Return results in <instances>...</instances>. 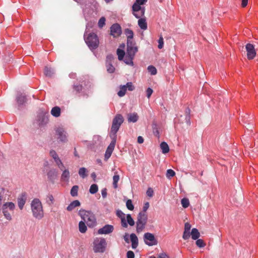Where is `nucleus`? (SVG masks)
<instances>
[{
	"mask_svg": "<svg viewBox=\"0 0 258 258\" xmlns=\"http://www.w3.org/2000/svg\"><path fill=\"white\" fill-rule=\"evenodd\" d=\"M30 206L33 217L38 220L42 219L44 216V213L40 200L37 198L33 199Z\"/></svg>",
	"mask_w": 258,
	"mask_h": 258,
	"instance_id": "nucleus-1",
	"label": "nucleus"
},
{
	"mask_svg": "<svg viewBox=\"0 0 258 258\" xmlns=\"http://www.w3.org/2000/svg\"><path fill=\"white\" fill-rule=\"evenodd\" d=\"M126 46L125 63L127 64H133V60L138 51V47L135 41L127 42Z\"/></svg>",
	"mask_w": 258,
	"mask_h": 258,
	"instance_id": "nucleus-2",
	"label": "nucleus"
},
{
	"mask_svg": "<svg viewBox=\"0 0 258 258\" xmlns=\"http://www.w3.org/2000/svg\"><path fill=\"white\" fill-rule=\"evenodd\" d=\"M84 40L91 50L96 49L99 46V40L96 34L93 32L88 33L85 32L84 35Z\"/></svg>",
	"mask_w": 258,
	"mask_h": 258,
	"instance_id": "nucleus-3",
	"label": "nucleus"
},
{
	"mask_svg": "<svg viewBox=\"0 0 258 258\" xmlns=\"http://www.w3.org/2000/svg\"><path fill=\"white\" fill-rule=\"evenodd\" d=\"M79 215L89 227H93L96 225L95 216L92 212L81 209L79 211Z\"/></svg>",
	"mask_w": 258,
	"mask_h": 258,
	"instance_id": "nucleus-4",
	"label": "nucleus"
},
{
	"mask_svg": "<svg viewBox=\"0 0 258 258\" xmlns=\"http://www.w3.org/2000/svg\"><path fill=\"white\" fill-rule=\"evenodd\" d=\"M124 119L122 115L117 114L112 120V126L110 131V137L116 138V133L119 129L121 124L123 122Z\"/></svg>",
	"mask_w": 258,
	"mask_h": 258,
	"instance_id": "nucleus-5",
	"label": "nucleus"
},
{
	"mask_svg": "<svg viewBox=\"0 0 258 258\" xmlns=\"http://www.w3.org/2000/svg\"><path fill=\"white\" fill-rule=\"evenodd\" d=\"M92 246L95 253H103L106 250L107 242L104 238H96L93 241Z\"/></svg>",
	"mask_w": 258,
	"mask_h": 258,
	"instance_id": "nucleus-6",
	"label": "nucleus"
},
{
	"mask_svg": "<svg viewBox=\"0 0 258 258\" xmlns=\"http://www.w3.org/2000/svg\"><path fill=\"white\" fill-rule=\"evenodd\" d=\"M148 216L146 213H139L137 221V232L140 233L143 231L146 225Z\"/></svg>",
	"mask_w": 258,
	"mask_h": 258,
	"instance_id": "nucleus-7",
	"label": "nucleus"
},
{
	"mask_svg": "<svg viewBox=\"0 0 258 258\" xmlns=\"http://www.w3.org/2000/svg\"><path fill=\"white\" fill-rule=\"evenodd\" d=\"M144 240L145 243L149 246L155 245L158 243V241L155 238L154 235L149 232L144 234Z\"/></svg>",
	"mask_w": 258,
	"mask_h": 258,
	"instance_id": "nucleus-8",
	"label": "nucleus"
},
{
	"mask_svg": "<svg viewBox=\"0 0 258 258\" xmlns=\"http://www.w3.org/2000/svg\"><path fill=\"white\" fill-rule=\"evenodd\" d=\"M50 156L53 159L54 162H55L56 165L58 166V167L61 170H62L65 167L61 162V160L59 158L56 152L53 150H51L49 152Z\"/></svg>",
	"mask_w": 258,
	"mask_h": 258,
	"instance_id": "nucleus-9",
	"label": "nucleus"
},
{
	"mask_svg": "<svg viewBox=\"0 0 258 258\" xmlns=\"http://www.w3.org/2000/svg\"><path fill=\"white\" fill-rule=\"evenodd\" d=\"M56 135L57 136V139L60 141L65 142L67 141V133L64 128L61 127H58L55 128Z\"/></svg>",
	"mask_w": 258,
	"mask_h": 258,
	"instance_id": "nucleus-10",
	"label": "nucleus"
},
{
	"mask_svg": "<svg viewBox=\"0 0 258 258\" xmlns=\"http://www.w3.org/2000/svg\"><path fill=\"white\" fill-rule=\"evenodd\" d=\"M112 140L111 142L109 145L108 146L107 150L105 152L104 159L105 160H107L111 156L113 151L114 150L115 143H116V138H112Z\"/></svg>",
	"mask_w": 258,
	"mask_h": 258,
	"instance_id": "nucleus-11",
	"label": "nucleus"
},
{
	"mask_svg": "<svg viewBox=\"0 0 258 258\" xmlns=\"http://www.w3.org/2000/svg\"><path fill=\"white\" fill-rule=\"evenodd\" d=\"M121 34V28L118 24H114L110 27V35L113 37H117Z\"/></svg>",
	"mask_w": 258,
	"mask_h": 258,
	"instance_id": "nucleus-12",
	"label": "nucleus"
},
{
	"mask_svg": "<svg viewBox=\"0 0 258 258\" xmlns=\"http://www.w3.org/2000/svg\"><path fill=\"white\" fill-rule=\"evenodd\" d=\"M247 52V56L249 59H253L256 55V51L254 45L250 43H248L245 46Z\"/></svg>",
	"mask_w": 258,
	"mask_h": 258,
	"instance_id": "nucleus-13",
	"label": "nucleus"
},
{
	"mask_svg": "<svg viewBox=\"0 0 258 258\" xmlns=\"http://www.w3.org/2000/svg\"><path fill=\"white\" fill-rule=\"evenodd\" d=\"M114 230V227L111 225L107 224L98 230L99 234H109Z\"/></svg>",
	"mask_w": 258,
	"mask_h": 258,
	"instance_id": "nucleus-14",
	"label": "nucleus"
},
{
	"mask_svg": "<svg viewBox=\"0 0 258 258\" xmlns=\"http://www.w3.org/2000/svg\"><path fill=\"white\" fill-rule=\"evenodd\" d=\"M27 200L26 194L23 193L18 198V205L20 210H22Z\"/></svg>",
	"mask_w": 258,
	"mask_h": 258,
	"instance_id": "nucleus-15",
	"label": "nucleus"
},
{
	"mask_svg": "<svg viewBox=\"0 0 258 258\" xmlns=\"http://www.w3.org/2000/svg\"><path fill=\"white\" fill-rule=\"evenodd\" d=\"M148 0H136L135 3L132 6L133 11H137L141 9V6L145 4Z\"/></svg>",
	"mask_w": 258,
	"mask_h": 258,
	"instance_id": "nucleus-16",
	"label": "nucleus"
},
{
	"mask_svg": "<svg viewBox=\"0 0 258 258\" xmlns=\"http://www.w3.org/2000/svg\"><path fill=\"white\" fill-rule=\"evenodd\" d=\"M58 173L56 169H50L47 173L48 179L51 182H53L57 177Z\"/></svg>",
	"mask_w": 258,
	"mask_h": 258,
	"instance_id": "nucleus-17",
	"label": "nucleus"
},
{
	"mask_svg": "<svg viewBox=\"0 0 258 258\" xmlns=\"http://www.w3.org/2000/svg\"><path fill=\"white\" fill-rule=\"evenodd\" d=\"M131 241L132 242V247L136 249L138 246V238L136 235L132 233L130 235Z\"/></svg>",
	"mask_w": 258,
	"mask_h": 258,
	"instance_id": "nucleus-18",
	"label": "nucleus"
},
{
	"mask_svg": "<svg viewBox=\"0 0 258 258\" xmlns=\"http://www.w3.org/2000/svg\"><path fill=\"white\" fill-rule=\"evenodd\" d=\"M124 33L127 37V42L135 41L133 39L134 32L130 29H126L124 30Z\"/></svg>",
	"mask_w": 258,
	"mask_h": 258,
	"instance_id": "nucleus-19",
	"label": "nucleus"
},
{
	"mask_svg": "<svg viewBox=\"0 0 258 258\" xmlns=\"http://www.w3.org/2000/svg\"><path fill=\"white\" fill-rule=\"evenodd\" d=\"M127 120L129 122H136L139 119V116L136 112L127 114Z\"/></svg>",
	"mask_w": 258,
	"mask_h": 258,
	"instance_id": "nucleus-20",
	"label": "nucleus"
},
{
	"mask_svg": "<svg viewBox=\"0 0 258 258\" xmlns=\"http://www.w3.org/2000/svg\"><path fill=\"white\" fill-rule=\"evenodd\" d=\"M145 12V7H141V9L137 11H133V15L138 19L143 18L142 17L144 16Z\"/></svg>",
	"mask_w": 258,
	"mask_h": 258,
	"instance_id": "nucleus-21",
	"label": "nucleus"
},
{
	"mask_svg": "<svg viewBox=\"0 0 258 258\" xmlns=\"http://www.w3.org/2000/svg\"><path fill=\"white\" fill-rule=\"evenodd\" d=\"M80 202L78 200H75L67 207V210L68 211H72L76 207L80 206Z\"/></svg>",
	"mask_w": 258,
	"mask_h": 258,
	"instance_id": "nucleus-22",
	"label": "nucleus"
},
{
	"mask_svg": "<svg viewBox=\"0 0 258 258\" xmlns=\"http://www.w3.org/2000/svg\"><path fill=\"white\" fill-rule=\"evenodd\" d=\"M138 24L141 29L146 30L147 29V23L145 18L139 19Z\"/></svg>",
	"mask_w": 258,
	"mask_h": 258,
	"instance_id": "nucleus-23",
	"label": "nucleus"
},
{
	"mask_svg": "<svg viewBox=\"0 0 258 258\" xmlns=\"http://www.w3.org/2000/svg\"><path fill=\"white\" fill-rule=\"evenodd\" d=\"M44 74L46 77H51L54 74V71L51 67L46 66L44 70Z\"/></svg>",
	"mask_w": 258,
	"mask_h": 258,
	"instance_id": "nucleus-24",
	"label": "nucleus"
},
{
	"mask_svg": "<svg viewBox=\"0 0 258 258\" xmlns=\"http://www.w3.org/2000/svg\"><path fill=\"white\" fill-rule=\"evenodd\" d=\"M61 110L59 107L55 106L51 110V114L52 116L58 117L60 115Z\"/></svg>",
	"mask_w": 258,
	"mask_h": 258,
	"instance_id": "nucleus-25",
	"label": "nucleus"
},
{
	"mask_svg": "<svg viewBox=\"0 0 258 258\" xmlns=\"http://www.w3.org/2000/svg\"><path fill=\"white\" fill-rule=\"evenodd\" d=\"M62 171H63V172L61 176V180L63 181H68L70 176L69 171L64 168Z\"/></svg>",
	"mask_w": 258,
	"mask_h": 258,
	"instance_id": "nucleus-26",
	"label": "nucleus"
},
{
	"mask_svg": "<svg viewBox=\"0 0 258 258\" xmlns=\"http://www.w3.org/2000/svg\"><path fill=\"white\" fill-rule=\"evenodd\" d=\"M190 235L194 240L198 239L200 236V233L197 228H193L191 230Z\"/></svg>",
	"mask_w": 258,
	"mask_h": 258,
	"instance_id": "nucleus-27",
	"label": "nucleus"
},
{
	"mask_svg": "<svg viewBox=\"0 0 258 258\" xmlns=\"http://www.w3.org/2000/svg\"><path fill=\"white\" fill-rule=\"evenodd\" d=\"M160 148L162 150V152L163 154H166L169 151V148L168 144L165 142H163L160 144Z\"/></svg>",
	"mask_w": 258,
	"mask_h": 258,
	"instance_id": "nucleus-28",
	"label": "nucleus"
},
{
	"mask_svg": "<svg viewBox=\"0 0 258 258\" xmlns=\"http://www.w3.org/2000/svg\"><path fill=\"white\" fill-rule=\"evenodd\" d=\"M84 221H80L79 223V229L81 233H84L86 232L87 228Z\"/></svg>",
	"mask_w": 258,
	"mask_h": 258,
	"instance_id": "nucleus-29",
	"label": "nucleus"
},
{
	"mask_svg": "<svg viewBox=\"0 0 258 258\" xmlns=\"http://www.w3.org/2000/svg\"><path fill=\"white\" fill-rule=\"evenodd\" d=\"M17 100L19 106H20L23 105L26 102V98L25 96L22 95H20L18 96Z\"/></svg>",
	"mask_w": 258,
	"mask_h": 258,
	"instance_id": "nucleus-30",
	"label": "nucleus"
},
{
	"mask_svg": "<svg viewBox=\"0 0 258 258\" xmlns=\"http://www.w3.org/2000/svg\"><path fill=\"white\" fill-rule=\"evenodd\" d=\"M46 202L49 205H51L54 203V199L52 194H48L46 196Z\"/></svg>",
	"mask_w": 258,
	"mask_h": 258,
	"instance_id": "nucleus-31",
	"label": "nucleus"
},
{
	"mask_svg": "<svg viewBox=\"0 0 258 258\" xmlns=\"http://www.w3.org/2000/svg\"><path fill=\"white\" fill-rule=\"evenodd\" d=\"M126 91V86H125V85L120 86V90L118 92L117 94L119 97H122L125 94Z\"/></svg>",
	"mask_w": 258,
	"mask_h": 258,
	"instance_id": "nucleus-32",
	"label": "nucleus"
},
{
	"mask_svg": "<svg viewBox=\"0 0 258 258\" xmlns=\"http://www.w3.org/2000/svg\"><path fill=\"white\" fill-rule=\"evenodd\" d=\"M79 186L78 185H74L72 187L71 190V195L72 197H77L78 196V192Z\"/></svg>",
	"mask_w": 258,
	"mask_h": 258,
	"instance_id": "nucleus-33",
	"label": "nucleus"
},
{
	"mask_svg": "<svg viewBox=\"0 0 258 258\" xmlns=\"http://www.w3.org/2000/svg\"><path fill=\"white\" fill-rule=\"evenodd\" d=\"M87 169L85 167H82L80 168L79 170V175L84 178L85 177L87 176V174H86Z\"/></svg>",
	"mask_w": 258,
	"mask_h": 258,
	"instance_id": "nucleus-34",
	"label": "nucleus"
},
{
	"mask_svg": "<svg viewBox=\"0 0 258 258\" xmlns=\"http://www.w3.org/2000/svg\"><path fill=\"white\" fill-rule=\"evenodd\" d=\"M119 180V176L118 174H115L113 176V185L114 188H117L118 187L117 182Z\"/></svg>",
	"mask_w": 258,
	"mask_h": 258,
	"instance_id": "nucleus-35",
	"label": "nucleus"
},
{
	"mask_svg": "<svg viewBox=\"0 0 258 258\" xmlns=\"http://www.w3.org/2000/svg\"><path fill=\"white\" fill-rule=\"evenodd\" d=\"M7 207L9 208L10 210L13 211L15 208V205L12 202H7L4 204L3 208L6 209Z\"/></svg>",
	"mask_w": 258,
	"mask_h": 258,
	"instance_id": "nucleus-36",
	"label": "nucleus"
},
{
	"mask_svg": "<svg viewBox=\"0 0 258 258\" xmlns=\"http://www.w3.org/2000/svg\"><path fill=\"white\" fill-rule=\"evenodd\" d=\"M98 190V187L97 184H92L89 189V192L92 194H96Z\"/></svg>",
	"mask_w": 258,
	"mask_h": 258,
	"instance_id": "nucleus-37",
	"label": "nucleus"
},
{
	"mask_svg": "<svg viewBox=\"0 0 258 258\" xmlns=\"http://www.w3.org/2000/svg\"><path fill=\"white\" fill-rule=\"evenodd\" d=\"M3 213L4 214V215L5 217L9 221H10L12 220V216L11 214L8 211L7 209H6L5 208H3Z\"/></svg>",
	"mask_w": 258,
	"mask_h": 258,
	"instance_id": "nucleus-38",
	"label": "nucleus"
},
{
	"mask_svg": "<svg viewBox=\"0 0 258 258\" xmlns=\"http://www.w3.org/2000/svg\"><path fill=\"white\" fill-rule=\"evenodd\" d=\"M117 54L118 55V58L119 60H122L126 54H125V52L124 50L118 49L117 50Z\"/></svg>",
	"mask_w": 258,
	"mask_h": 258,
	"instance_id": "nucleus-39",
	"label": "nucleus"
},
{
	"mask_svg": "<svg viewBox=\"0 0 258 258\" xmlns=\"http://www.w3.org/2000/svg\"><path fill=\"white\" fill-rule=\"evenodd\" d=\"M181 204L184 208H187L189 205V202L188 199L183 198L181 200Z\"/></svg>",
	"mask_w": 258,
	"mask_h": 258,
	"instance_id": "nucleus-40",
	"label": "nucleus"
},
{
	"mask_svg": "<svg viewBox=\"0 0 258 258\" xmlns=\"http://www.w3.org/2000/svg\"><path fill=\"white\" fill-rule=\"evenodd\" d=\"M148 71L152 75H155L157 74V70L153 66H149Z\"/></svg>",
	"mask_w": 258,
	"mask_h": 258,
	"instance_id": "nucleus-41",
	"label": "nucleus"
},
{
	"mask_svg": "<svg viewBox=\"0 0 258 258\" xmlns=\"http://www.w3.org/2000/svg\"><path fill=\"white\" fill-rule=\"evenodd\" d=\"M126 206L127 208L131 211H132L134 209V206L132 203L131 200H127L126 202Z\"/></svg>",
	"mask_w": 258,
	"mask_h": 258,
	"instance_id": "nucleus-42",
	"label": "nucleus"
},
{
	"mask_svg": "<svg viewBox=\"0 0 258 258\" xmlns=\"http://www.w3.org/2000/svg\"><path fill=\"white\" fill-rule=\"evenodd\" d=\"M126 220L128 224L132 226L135 225V221L132 218L131 215L130 214H127L126 216Z\"/></svg>",
	"mask_w": 258,
	"mask_h": 258,
	"instance_id": "nucleus-43",
	"label": "nucleus"
},
{
	"mask_svg": "<svg viewBox=\"0 0 258 258\" xmlns=\"http://www.w3.org/2000/svg\"><path fill=\"white\" fill-rule=\"evenodd\" d=\"M196 245L199 247H203L205 246V243L201 239H198L196 241Z\"/></svg>",
	"mask_w": 258,
	"mask_h": 258,
	"instance_id": "nucleus-44",
	"label": "nucleus"
},
{
	"mask_svg": "<svg viewBox=\"0 0 258 258\" xmlns=\"http://www.w3.org/2000/svg\"><path fill=\"white\" fill-rule=\"evenodd\" d=\"M175 174V172L172 169H168L166 173V177L171 178L173 177Z\"/></svg>",
	"mask_w": 258,
	"mask_h": 258,
	"instance_id": "nucleus-45",
	"label": "nucleus"
},
{
	"mask_svg": "<svg viewBox=\"0 0 258 258\" xmlns=\"http://www.w3.org/2000/svg\"><path fill=\"white\" fill-rule=\"evenodd\" d=\"M105 24V18L104 17H101L98 22V26L100 28H102Z\"/></svg>",
	"mask_w": 258,
	"mask_h": 258,
	"instance_id": "nucleus-46",
	"label": "nucleus"
},
{
	"mask_svg": "<svg viewBox=\"0 0 258 258\" xmlns=\"http://www.w3.org/2000/svg\"><path fill=\"white\" fill-rule=\"evenodd\" d=\"M185 122L188 125L190 124L189 109L186 111Z\"/></svg>",
	"mask_w": 258,
	"mask_h": 258,
	"instance_id": "nucleus-47",
	"label": "nucleus"
},
{
	"mask_svg": "<svg viewBox=\"0 0 258 258\" xmlns=\"http://www.w3.org/2000/svg\"><path fill=\"white\" fill-rule=\"evenodd\" d=\"M190 235V231L184 230L183 235H182V238L184 240H187V239H189Z\"/></svg>",
	"mask_w": 258,
	"mask_h": 258,
	"instance_id": "nucleus-48",
	"label": "nucleus"
},
{
	"mask_svg": "<svg viewBox=\"0 0 258 258\" xmlns=\"http://www.w3.org/2000/svg\"><path fill=\"white\" fill-rule=\"evenodd\" d=\"M73 88L77 93H80L82 91L83 87L81 85H75L73 86Z\"/></svg>",
	"mask_w": 258,
	"mask_h": 258,
	"instance_id": "nucleus-49",
	"label": "nucleus"
},
{
	"mask_svg": "<svg viewBox=\"0 0 258 258\" xmlns=\"http://www.w3.org/2000/svg\"><path fill=\"white\" fill-rule=\"evenodd\" d=\"M125 86L129 91H133L135 89V87L132 82L127 83Z\"/></svg>",
	"mask_w": 258,
	"mask_h": 258,
	"instance_id": "nucleus-50",
	"label": "nucleus"
},
{
	"mask_svg": "<svg viewBox=\"0 0 258 258\" xmlns=\"http://www.w3.org/2000/svg\"><path fill=\"white\" fill-rule=\"evenodd\" d=\"M149 207V203L148 202H146L143 208V211L141 212L140 213H146L147 210L148 209Z\"/></svg>",
	"mask_w": 258,
	"mask_h": 258,
	"instance_id": "nucleus-51",
	"label": "nucleus"
},
{
	"mask_svg": "<svg viewBox=\"0 0 258 258\" xmlns=\"http://www.w3.org/2000/svg\"><path fill=\"white\" fill-rule=\"evenodd\" d=\"M126 256L127 258H134L135 254L133 251L129 250L127 252Z\"/></svg>",
	"mask_w": 258,
	"mask_h": 258,
	"instance_id": "nucleus-52",
	"label": "nucleus"
},
{
	"mask_svg": "<svg viewBox=\"0 0 258 258\" xmlns=\"http://www.w3.org/2000/svg\"><path fill=\"white\" fill-rule=\"evenodd\" d=\"M153 90L151 88H148L146 90L147 97L149 98L153 93Z\"/></svg>",
	"mask_w": 258,
	"mask_h": 258,
	"instance_id": "nucleus-53",
	"label": "nucleus"
},
{
	"mask_svg": "<svg viewBox=\"0 0 258 258\" xmlns=\"http://www.w3.org/2000/svg\"><path fill=\"white\" fill-rule=\"evenodd\" d=\"M153 190L151 188H149L147 191V195L149 197H152L153 196Z\"/></svg>",
	"mask_w": 258,
	"mask_h": 258,
	"instance_id": "nucleus-54",
	"label": "nucleus"
},
{
	"mask_svg": "<svg viewBox=\"0 0 258 258\" xmlns=\"http://www.w3.org/2000/svg\"><path fill=\"white\" fill-rule=\"evenodd\" d=\"M158 48L161 49L163 46V39L162 37H160L158 41Z\"/></svg>",
	"mask_w": 258,
	"mask_h": 258,
	"instance_id": "nucleus-55",
	"label": "nucleus"
},
{
	"mask_svg": "<svg viewBox=\"0 0 258 258\" xmlns=\"http://www.w3.org/2000/svg\"><path fill=\"white\" fill-rule=\"evenodd\" d=\"M190 228H191V225L188 222L185 223L184 224V230L190 231Z\"/></svg>",
	"mask_w": 258,
	"mask_h": 258,
	"instance_id": "nucleus-56",
	"label": "nucleus"
},
{
	"mask_svg": "<svg viewBox=\"0 0 258 258\" xmlns=\"http://www.w3.org/2000/svg\"><path fill=\"white\" fill-rule=\"evenodd\" d=\"M158 258H169V257L166 253L162 252L158 255Z\"/></svg>",
	"mask_w": 258,
	"mask_h": 258,
	"instance_id": "nucleus-57",
	"label": "nucleus"
},
{
	"mask_svg": "<svg viewBox=\"0 0 258 258\" xmlns=\"http://www.w3.org/2000/svg\"><path fill=\"white\" fill-rule=\"evenodd\" d=\"M115 70V68L113 66H108V68H107V71L109 73H113Z\"/></svg>",
	"mask_w": 258,
	"mask_h": 258,
	"instance_id": "nucleus-58",
	"label": "nucleus"
},
{
	"mask_svg": "<svg viewBox=\"0 0 258 258\" xmlns=\"http://www.w3.org/2000/svg\"><path fill=\"white\" fill-rule=\"evenodd\" d=\"M121 225L122 227L126 228L127 227V224L126 223L125 220V217L121 218Z\"/></svg>",
	"mask_w": 258,
	"mask_h": 258,
	"instance_id": "nucleus-59",
	"label": "nucleus"
},
{
	"mask_svg": "<svg viewBox=\"0 0 258 258\" xmlns=\"http://www.w3.org/2000/svg\"><path fill=\"white\" fill-rule=\"evenodd\" d=\"M117 215L121 219L122 217H125L124 214L120 210L117 211Z\"/></svg>",
	"mask_w": 258,
	"mask_h": 258,
	"instance_id": "nucleus-60",
	"label": "nucleus"
},
{
	"mask_svg": "<svg viewBox=\"0 0 258 258\" xmlns=\"http://www.w3.org/2000/svg\"><path fill=\"white\" fill-rule=\"evenodd\" d=\"M101 194L103 198H105L107 196V190L106 188H104L101 190Z\"/></svg>",
	"mask_w": 258,
	"mask_h": 258,
	"instance_id": "nucleus-61",
	"label": "nucleus"
},
{
	"mask_svg": "<svg viewBox=\"0 0 258 258\" xmlns=\"http://www.w3.org/2000/svg\"><path fill=\"white\" fill-rule=\"evenodd\" d=\"M144 138L142 136H139L138 137V143L139 144H142L144 142Z\"/></svg>",
	"mask_w": 258,
	"mask_h": 258,
	"instance_id": "nucleus-62",
	"label": "nucleus"
},
{
	"mask_svg": "<svg viewBox=\"0 0 258 258\" xmlns=\"http://www.w3.org/2000/svg\"><path fill=\"white\" fill-rule=\"evenodd\" d=\"M247 3H248V0H242V2H241L242 7H243V8L245 7L247 5Z\"/></svg>",
	"mask_w": 258,
	"mask_h": 258,
	"instance_id": "nucleus-63",
	"label": "nucleus"
},
{
	"mask_svg": "<svg viewBox=\"0 0 258 258\" xmlns=\"http://www.w3.org/2000/svg\"><path fill=\"white\" fill-rule=\"evenodd\" d=\"M124 241L126 243H129V239H128V235L127 233H125L124 237H123Z\"/></svg>",
	"mask_w": 258,
	"mask_h": 258,
	"instance_id": "nucleus-64",
	"label": "nucleus"
}]
</instances>
